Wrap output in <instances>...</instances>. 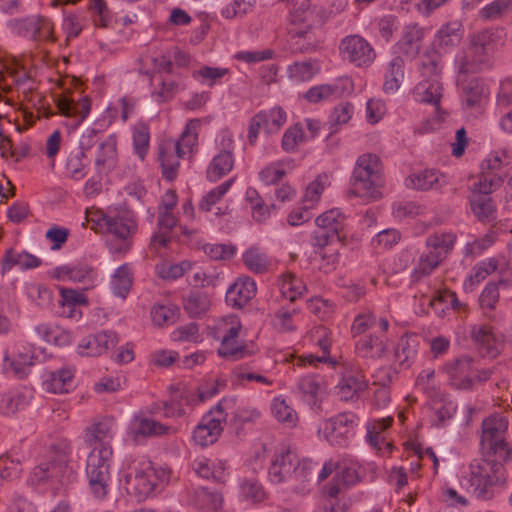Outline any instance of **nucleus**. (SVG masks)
<instances>
[{
    "instance_id": "nucleus-41",
    "label": "nucleus",
    "mask_w": 512,
    "mask_h": 512,
    "mask_svg": "<svg viewBox=\"0 0 512 512\" xmlns=\"http://www.w3.org/2000/svg\"><path fill=\"white\" fill-rule=\"evenodd\" d=\"M462 25L458 21L448 22L436 34L438 45L442 48L457 46L462 39Z\"/></svg>"
},
{
    "instance_id": "nucleus-61",
    "label": "nucleus",
    "mask_w": 512,
    "mask_h": 512,
    "mask_svg": "<svg viewBox=\"0 0 512 512\" xmlns=\"http://www.w3.org/2000/svg\"><path fill=\"white\" fill-rule=\"evenodd\" d=\"M203 250L212 260H229L236 253L235 246L226 244H207Z\"/></svg>"
},
{
    "instance_id": "nucleus-38",
    "label": "nucleus",
    "mask_w": 512,
    "mask_h": 512,
    "mask_svg": "<svg viewBox=\"0 0 512 512\" xmlns=\"http://www.w3.org/2000/svg\"><path fill=\"white\" fill-rule=\"evenodd\" d=\"M234 166V158L230 150H223L216 155L208 169L207 178L211 182H216L223 176L227 175Z\"/></svg>"
},
{
    "instance_id": "nucleus-49",
    "label": "nucleus",
    "mask_w": 512,
    "mask_h": 512,
    "mask_svg": "<svg viewBox=\"0 0 512 512\" xmlns=\"http://www.w3.org/2000/svg\"><path fill=\"white\" fill-rule=\"evenodd\" d=\"M243 262L249 270L264 273L268 270L269 260L258 248H250L243 254Z\"/></svg>"
},
{
    "instance_id": "nucleus-64",
    "label": "nucleus",
    "mask_w": 512,
    "mask_h": 512,
    "mask_svg": "<svg viewBox=\"0 0 512 512\" xmlns=\"http://www.w3.org/2000/svg\"><path fill=\"white\" fill-rule=\"evenodd\" d=\"M354 107L349 102L337 105L329 116L331 125H345L352 118Z\"/></svg>"
},
{
    "instance_id": "nucleus-62",
    "label": "nucleus",
    "mask_w": 512,
    "mask_h": 512,
    "mask_svg": "<svg viewBox=\"0 0 512 512\" xmlns=\"http://www.w3.org/2000/svg\"><path fill=\"white\" fill-rule=\"evenodd\" d=\"M334 480L340 483L344 488H348L358 483L360 476L354 467L339 463Z\"/></svg>"
},
{
    "instance_id": "nucleus-46",
    "label": "nucleus",
    "mask_w": 512,
    "mask_h": 512,
    "mask_svg": "<svg viewBox=\"0 0 512 512\" xmlns=\"http://www.w3.org/2000/svg\"><path fill=\"white\" fill-rule=\"evenodd\" d=\"M179 316V308L175 305H154L151 309L152 322L161 327L176 322Z\"/></svg>"
},
{
    "instance_id": "nucleus-14",
    "label": "nucleus",
    "mask_w": 512,
    "mask_h": 512,
    "mask_svg": "<svg viewBox=\"0 0 512 512\" xmlns=\"http://www.w3.org/2000/svg\"><path fill=\"white\" fill-rule=\"evenodd\" d=\"M442 92L443 87L439 79L421 80L413 89V95L417 101L435 106L434 124L444 123L449 115L447 111L439 106Z\"/></svg>"
},
{
    "instance_id": "nucleus-16",
    "label": "nucleus",
    "mask_w": 512,
    "mask_h": 512,
    "mask_svg": "<svg viewBox=\"0 0 512 512\" xmlns=\"http://www.w3.org/2000/svg\"><path fill=\"white\" fill-rule=\"evenodd\" d=\"M241 330V323L233 318L224 330L220 347L218 348L219 356L227 360H240L248 355V351L245 345H241L238 342L239 333Z\"/></svg>"
},
{
    "instance_id": "nucleus-18",
    "label": "nucleus",
    "mask_w": 512,
    "mask_h": 512,
    "mask_svg": "<svg viewBox=\"0 0 512 512\" xmlns=\"http://www.w3.org/2000/svg\"><path fill=\"white\" fill-rule=\"evenodd\" d=\"M298 456L289 448H283L275 455L269 468V479L272 483L280 484L292 480Z\"/></svg>"
},
{
    "instance_id": "nucleus-36",
    "label": "nucleus",
    "mask_w": 512,
    "mask_h": 512,
    "mask_svg": "<svg viewBox=\"0 0 512 512\" xmlns=\"http://www.w3.org/2000/svg\"><path fill=\"white\" fill-rule=\"evenodd\" d=\"M286 112L280 107L260 111L250 122L249 128H279L286 123Z\"/></svg>"
},
{
    "instance_id": "nucleus-44",
    "label": "nucleus",
    "mask_w": 512,
    "mask_h": 512,
    "mask_svg": "<svg viewBox=\"0 0 512 512\" xmlns=\"http://www.w3.org/2000/svg\"><path fill=\"white\" fill-rule=\"evenodd\" d=\"M210 307V300L206 294L196 291L184 298V309L190 317H199Z\"/></svg>"
},
{
    "instance_id": "nucleus-31",
    "label": "nucleus",
    "mask_w": 512,
    "mask_h": 512,
    "mask_svg": "<svg viewBox=\"0 0 512 512\" xmlns=\"http://www.w3.org/2000/svg\"><path fill=\"white\" fill-rule=\"evenodd\" d=\"M184 156H179L171 144H162L159 146V162L162 169V176L167 181H173L178 176V169L180 166V159Z\"/></svg>"
},
{
    "instance_id": "nucleus-40",
    "label": "nucleus",
    "mask_w": 512,
    "mask_h": 512,
    "mask_svg": "<svg viewBox=\"0 0 512 512\" xmlns=\"http://www.w3.org/2000/svg\"><path fill=\"white\" fill-rule=\"evenodd\" d=\"M469 202L473 214L479 221L488 222L494 218L496 206L491 196L470 194Z\"/></svg>"
},
{
    "instance_id": "nucleus-47",
    "label": "nucleus",
    "mask_w": 512,
    "mask_h": 512,
    "mask_svg": "<svg viewBox=\"0 0 512 512\" xmlns=\"http://www.w3.org/2000/svg\"><path fill=\"white\" fill-rule=\"evenodd\" d=\"M245 199L250 204L252 216L257 222H263L269 217V207L264 204L255 188L249 187L246 190Z\"/></svg>"
},
{
    "instance_id": "nucleus-17",
    "label": "nucleus",
    "mask_w": 512,
    "mask_h": 512,
    "mask_svg": "<svg viewBox=\"0 0 512 512\" xmlns=\"http://www.w3.org/2000/svg\"><path fill=\"white\" fill-rule=\"evenodd\" d=\"M424 38L425 29L417 23H410L401 32L396 43L397 51L409 59H415L421 52Z\"/></svg>"
},
{
    "instance_id": "nucleus-19",
    "label": "nucleus",
    "mask_w": 512,
    "mask_h": 512,
    "mask_svg": "<svg viewBox=\"0 0 512 512\" xmlns=\"http://www.w3.org/2000/svg\"><path fill=\"white\" fill-rule=\"evenodd\" d=\"M447 184L446 175L435 168L414 172L405 179L406 187L419 191H438Z\"/></svg>"
},
{
    "instance_id": "nucleus-20",
    "label": "nucleus",
    "mask_w": 512,
    "mask_h": 512,
    "mask_svg": "<svg viewBox=\"0 0 512 512\" xmlns=\"http://www.w3.org/2000/svg\"><path fill=\"white\" fill-rule=\"evenodd\" d=\"M117 343L118 336L114 331H101L84 338L78 344V352L82 356H100L114 348Z\"/></svg>"
},
{
    "instance_id": "nucleus-15",
    "label": "nucleus",
    "mask_w": 512,
    "mask_h": 512,
    "mask_svg": "<svg viewBox=\"0 0 512 512\" xmlns=\"http://www.w3.org/2000/svg\"><path fill=\"white\" fill-rule=\"evenodd\" d=\"M457 83L461 91V99L464 109L476 108L483 111L484 101L488 95L487 88L477 77L457 78Z\"/></svg>"
},
{
    "instance_id": "nucleus-52",
    "label": "nucleus",
    "mask_w": 512,
    "mask_h": 512,
    "mask_svg": "<svg viewBox=\"0 0 512 512\" xmlns=\"http://www.w3.org/2000/svg\"><path fill=\"white\" fill-rule=\"evenodd\" d=\"M193 468L195 472L202 478H212L218 483H224L226 481L225 469L222 466L217 469L212 467L210 465V461L207 459L195 461Z\"/></svg>"
},
{
    "instance_id": "nucleus-59",
    "label": "nucleus",
    "mask_w": 512,
    "mask_h": 512,
    "mask_svg": "<svg viewBox=\"0 0 512 512\" xmlns=\"http://www.w3.org/2000/svg\"><path fill=\"white\" fill-rule=\"evenodd\" d=\"M90 8L93 10V23L99 28H108L112 21L111 13L104 0H93Z\"/></svg>"
},
{
    "instance_id": "nucleus-50",
    "label": "nucleus",
    "mask_w": 512,
    "mask_h": 512,
    "mask_svg": "<svg viewBox=\"0 0 512 512\" xmlns=\"http://www.w3.org/2000/svg\"><path fill=\"white\" fill-rule=\"evenodd\" d=\"M135 101L129 97H122L118 103L107 110L109 125L116 123L120 118L123 123L134 113Z\"/></svg>"
},
{
    "instance_id": "nucleus-10",
    "label": "nucleus",
    "mask_w": 512,
    "mask_h": 512,
    "mask_svg": "<svg viewBox=\"0 0 512 512\" xmlns=\"http://www.w3.org/2000/svg\"><path fill=\"white\" fill-rule=\"evenodd\" d=\"M339 52L343 60L357 67H368L376 58L374 48L359 35L344 37L339 44Z\"/></svg>"
},
{
    "instance_id": "nucleus-34",
    "label": "nucleus",
    "mask_w": 512,
    "mask_h": 512,
    "mask_svg": "<svg viewBox=\"0 0 512 512\" xmlns=\"http://www.w3.org/2000/svg\"><path fill=\"white\" fill-rule=\"evenodd\" d=\"M404 66V59L401 56H396L389 62L383 83L385 93L393 94L399 90L404 78Z\"/></svg>"
},
{
    "instance_id": "nucleus-29",
    "label": "nucleus",
    "mask_w": 512,
    "mask_h": 512,
    "mask_svg": "<svg viewBox=\"0 0 512 512\" xmlns=\"http://www.w3.org/2000/svg\"><path fill=\"white\" fill-rule=\"evenodd\" d=\"M97 225L105 228L106 232L114 235L118 240L129 239L136 230V224L133 220L119 216L104 215L97 221Z\"/></svg>"
},
{
    "instance_id": "nucleus-24",
    "label": "nucleus",
    "mask_w": 512,
    "mask_h": 512,
    "mask_svg": "<svg viewBox=\"0 0 512 512\" xmlns=\"http://www.w3.org/2000/svg\"><path fill=\"white\" fill-rule=\"evenodd\" d=\"M256 294V283L249 277L239 278L226 292V302L235 308L245 306Z\"/></svg>"
},
{
    "instance_id": "nucleus-54",
    "label": "nucleus",
    "mask_w": 512,
    "mask_h": 512,
    "mask_svg": "<svg viewBox=\"0 0 512 512\" xmlns=\"http://www.w3.org/2000/svg\"><path fill=\"white\" fill-rule=\"evenodd\" d=\"M254 7V0H233L231 3L226 5L221 15L226 19L242 18Z\"/></svg>"
},
{
    "instance_id": "nucleus-23",
    "label": "nucleus",
    "mask_w": 512,
    "mask_h": 512,
    "mask_svg": "<svg viewBox=\"0 0 512 512\" xmlns=\"http://www.w3.org/2000/svg\"><path fill=\"white\" fill-rule=\"evenodd\" d=\"M188 504L201 511L218 512L223 505V495L206 487H197L189 492Z\"/></svg>"
},
{
    "instance_id": "nucleus-32",
    "label": "nucleus",
    "mask_w": 512,
    "mask_h": 512,
    "mask_svg": "<svg viewBox=\"0 0 512 512\" xmlns=\"http://www.w3.org/2000/svg\"><path fill=\"white\" fill-rule=\"evenodd\" d=\"M471 337L484 356L496 357L498 355L497 339L491 327L475 325L471 330Z\"/></svg>"
},
{
    "instance_id": "nucleus-56",
    "label": "nucleus",
    "mask_w": 512,
    "mask_h": 512,
    "mask_svg": "<svg viewBox=\"0 0 512 512\" xmlns=\"http://www.w3.org/2000/svg\"><path fill=\"white\" fill-rule=\"evenodd\" d=\"M233 183L232 179L225 181L216 188L209 191L200 201L199 208L202 211L208 212L212 206L219 202L222 197L227 193Z\"/></svg>"
},
{
    "instance_id": "nucleus-4",
    "label": "nucleus",
    "mask_w": 512,
    "mask_h": 512,
    "mask_svg": "<svg viewBox=\"0 0 512 512\" xmlns=\"http://www.w3.org/2000/svg\"><path fill=\"white\" fill-rule=\"evenodd\" d=\"M315 14L311 9L310 0H300L297 7H293L288 19V34L292 39H303L306 43L299 47L302 53L315 51L316 41Z\"/></svg>"
},
{
    "instance_id": "nucleus-58",
    "label": "nucleus",
    "mask_w": 512,
    "mask_h": 512,
    "mask_svg": "<svg viewBox=\"0 0 512 512\" xmlns=\"http://www.w3.org/2000/svg\"><path fill=\"white\" fill-rule=\"evenodd\" d=\"M502 179L496 175H483L473 184L471 194H479V196H490L491 193L501 185Z\"/></svg>"
},
{
    "instance_id": "nucleus-48",
    "label": "nucleus",
    "mask_w": 512,
    "mask_h": 512,
    "mask_svg": "<svg viewBox=\"0 0 512 512\" xmlns=\"http://www.w3.org/2000/svg\"><path fill=\"white\" fill-rule=\"evenodd\" d=\"M456 238V235L453 233L433 234L426 239V246L427 249L441 251L445 259L452 251Z\"/></svg>"
},
{
    "instance_id": "nucleus-12",
    "label": "nucleus",
    "mask_w": 512,
    "mask_h": 512,
    "mask_svg": "<svg viewBox=\"0 0 512 512\" xmlns=\"http://www.w3.org/2000/svg\"><path fill=\"white\" fill-rule=\"evenodd\" d=\"M443 372L448 376L449 383L458 390H471L474 387V360L469 356H462L447 362Z\"/></svg>"
},
{
    "instance_id": "nucleus-51",
    "label": "nucleus",
    "mask_w": 512,
    "mask_h": 512,
    "mask_svg": "<svg viewBox=\"0 0 512 512\" xmlns=\"http://www.w3.org/2000/svg\"><path fill=\"white\" fill-rule=\"evenodd\" d=\"M71 452L70 444L67 441H59L51 445L48 455V463L55 470L66 465Z\"/></svg>"
},
{
    "instance_id": "nucleus-57",
    "label": "nucleus",
    "mask_w": 512,
    "mask_h": 512,
    "mask_svg": "<svg viewBox=\"0 0 512 512\" xmlns=\"http://www.w3.org/2000/svg\"><path fill=\"white\" fill-rule=\"evenodd\" d=\"M272 413L279 422L286 423L289 426H293L296 423L297 414L284 399H274Z\"/></svg>"
},
{
    "instance_id": "nucleus-26",
    "label": "nucleus",
    "mask_w": 512,
    "mask_h": 512,
    "mask_svg": "<svg viewBox=\"0 0 512 512\" xmlns=\"http://www.w3.org/2000/svg\"><path fill=\"white\" fill-rule=\"evenodd\" d=\"M113 421L112 419H102L93 423L85 430V443L89 447H102L111 445L113 439Z\"/></svg>"
},
{
    "instance_id": "nucleus-11",
    "label": "nucleus",
    "mask_w": 512,
    "mask_h": 512,
    "mask_svg": "<svg viewBox=\"0 0 512 512\" xmlns=\"http://www.w3.org/2000/svg\"><path fill=\"white\" fill-rule=\"evenodd\" d=\"M357 417L352 412H342L327 420L324 434L327 441L334 446H346L354 435Z\"/></svg>"
},
{
    "instance_id": "nucleus-45",
    "label": "nucleus",
    "mask_w": 512,
    "mask_h": 512,
    "mask_svg": "<svg viewBox=\"0 0 512 512\" xmlns=\"http://www.w3.org/2000/svg\"><path fill=\"white\" fill-rule=\"evenodd\" d=\"M499 299L498 284L494 281L488 282L478 298L479 306L486 316L496 309Z\"/></svg>"
},
{
    "instance_id": "nucleus-28",
    "label": "nucleus",
    "mask_w": 512,
    "mask_h": 512,
    "mask_svg": "<svg viewBox=\"0 0 512 512\" xmlns=\"http://www.w3.org/2000/svg\"><path fill=\"white\" fill-rule=\"evenodd\" d=\"M458 69L457 78L471 77L470 75L480 72L486 65L484 53L474 47L462 53L456 59Z\"/></svg>"
},
{
    "instance_id": "nucleus-27",
    "label": "nucleus",
    "mask_w": 512,
    "mask_h": 512,
    "mask_svg": "<svg viewBox=\"0 0 512 512\" xmlns=\"http://www.w3.org/2000/svg\"><path fill=\"white\" fill-rule=\"evenodd\" d=\"M57 108L62 115L74 118L75 122L72 125L78 126L88 116L91 103L87 97L74 101L66 96H60L57 99Z\"/></svg>"
},
{
    "instance_id": "nucleus-3",
    "label": "nucleus",
    "mask_w": 512,
    "mask_h": 512,
    "mask_svg": "<svg viewBox=\"0 0 512 512\" xmlns=\"http://www.w3.org/2000/svg\"><path fill=\"white\" fill-rule=\"evenodd\" d=\"M113 456L111 445L92 447L87 457L86 474L89 488L98 499H104L109 492L110 466Z\"/></svg>"
},
{
    "instance_id": "nucleus-13",
    "label": "nucleus",
    "mask_w": 512,
    "mask_h": 512,
    "mask_svg": "<svg viewBox=\"0 0 512 512\" xmlns=\"http://www.w3.org/2000/svg\"><path fill=\"white\" fill-rule=\"evenodd\" d=\"M336 389L340 398L344 401L358 398L359 394L368 388V382L361 368L354 363H346Z\"/></svg>"
},
{
    "instance_id": "nucleus-22",
    "label": "nucleus",
    "mask_w": 512,
    "mask_h": 512,
    "mask_svg": "<svg viewBox=\"0 0 512 512\" xmlns=\"http://www.w3.org/2000/svg\"><path fill=\"white\" fill-rule=\"evenodd\" d=\"M297 388L305 402L312 408H320V402L326 390L323 377L315 374L306 375L300 378Z\"/></svg>"
},
{
    "instance_id": "nucleus-1",
    "label": "nucleus",
    "mask_w": 512,
    "mask_h": 512,
    "mask_svg": "<svg viewBox=\"0 0 512 512\" xmlns=\"http://www.w3.org/2000/svg\"><path fill=\"white\" fill-rule=\"evenodd\" d=\"M379 158L374 154H363L356 161L350 180V192L367 201L382 197L384 180L378 171Z\"/></svg>"
},
{
    "instance_id": "nucleus-2",
    "label": "nucleus",
    "mask_w": 512,
    "mask_h": 512,
    "mask_svg": "<svg viewBox=\"0 0 512 512\" xmlns=\"http://www.w3.org/2000/svg\"><path fill=\"white\" fill-rule=\"evenodd\" d=\"M505 463L498 457L483 453L482 459L470 464L469 487L478 499H491L493 486L506 481Z\"/></svg>"
},
{
    "instance_id": "nucleus-43",
    "label": "nucleus",
    "mask_w": 512,
    "mask_h": 512,
    "mask_svg": "<svg viewBox=\"0 0 512 512\" xmlns=\"http://www.w3.org/2000/svg\"><path fill=\"white\" fill-rule=\"evenodd\" d=\"M512 12V0H494L479 11L485 21L498 20Z\"/></svg>"
},
{
    "instance_id": "nucleus-55",
    "label": "nucleus",
    "mask_w": 512,
    "mask_h": 512,
    "mask_svg": "<svg viewBox=\"0 0 512 512\" xmlns=\"http://www.w3.org/2000/svg\"><path fill=\"white\" fill-rule=\"evenodd\" d=\"M415 355L416 350L410 346L409 339L402 336L394 351L395 361L398 362L401 368L406 369L411 365Z\"/></svg>"
},
{
    "instance_id": "nucleus-6",
    "label": "nucleus",
    "mask_w": 512,
    "mask_h": 512,
    "mask_svg": "<svg viewBox=\"0 0 512 512\" xmlns=\"http://www.w3.org/2000/svg\"><path fill=\"white\" fill-rule=\"evenodd\" d=\"M316 229L312 233V245L323 249L335 242L345 240V226L346 216L338 209H330L321 215L316 220Z\"/></svg>"
},
{
    "instance_id": "nucleus-9",
    "label": "nucleus",
    "mask_w": 512,
    "mask_h": 512,
    "mask_svg": "<svg viewBox=\"0 0 512 512\" xmlns=\"http://www.w3.org/2000/svg\"><path fill=\"white\" fill-rule=\"evenodd\" d=\"M9 26L17 35L29 37L33 41L56 42L54 24L43 15H30L10 21Z\"/></svg>"
},
{
    "instance_id": "nucleus-30",
    "label": "nucleus",
    "mask_w": 512,
    "mask_h": 512,
    "mask_svg": "<svg viewBox=\"0 0 512 512\" xmlns=\"http://www.w3.org/2000/svg\"><path fill=\"white\" fill-rule=\"evenodd\" d=\"M133 438L137 440L141 437H153L168 434L170 427L153 419L135 416L130 427Z\"/></svg>"
},
{
    "instance_id": "nucleus-21",
    "label": "nucleus",
    "mask_w": 512,
    "mask_h": 512,
    "mask_svg": "<svg viewBox=\"0 0 512 512\" xmlns=\"http://www.w3.org/2000/svg\"><path fill=\"white\" fill-rule=\"evenodd\" d=\"M30 77L24 68L19 67L17 64L5 65L0 70V99L2 93L8 94L13 91L14 88H23V91L32 90V87L25 88L26 83L30 82Z\"/></svg>"
},
{
    "instance_id": "nucleus-33",
    "label": "nucleus",
    "mask_w": 512,
    "mask_h": 512,
    "mask_svg": "<svg viewBox=\"0 0 512 512\" xmlns=\"http://www.w3.org/2000/svg\"><path fill=\"white\" fill-rule=\"evenodd\" d=\"M442 69V56L435 49L427 50L418 63V70L422 80L440 79Z\"/></svg>"
},
{
    "instance_id": "nucleus-25",
    "label": "nucleus",
    "mask_w": 512,
    "mask_h": 512,
    "mask_svg": "<svg viewBox=\"0 0 512 512\" xmlns=\"http://www.w3.org/2000/svg\"><path fill=\"white\" fill-rule=\"evenodd\" d=\"M41 264V259L35 255L27 251L18 253L13 248H10L6 250L1 259V273L4 275L14 266H18L21 270H30L39 267Z\"/></svg>"
},
{
    "instance_id": "nucleus-37",
    "label": "nucleus",
    "mask_w": 512,
    "mask_h": 512,
    "mask_svg": "<svg viewBox=\"0 0 512 512\" xmlns=\"http://www.w3.org/2000/svg\"><path fill=\"white\" fill-rule=\"evenodd\" d=\"M443 260L444 255L441 251L428 249L420 255L419 261L413 270L412 277L418 281L423 277L429 276Z\"/></svg>"
},
{
    "instance_id": "nucleus-35",
    "label": "nucleus",
    "mask_w": 512,
    "mask_h": 512,
    "mask_svg": "<svg viewBox=\"0 0 512 512\" xmlns=\"http://www.w3.org/2000/svg\"><path fill=\"white\" fill-rule=\"evenodd\" d=\"M356 352L363 358H381L386 352L385 340L376 335H366L356 343Z\"/></svg>"
},
{
    "instance_id": "nucleus-63",
    "label": "nucleus",
    "mask_w": 512,
    "mask_h": 512,
    "mask_svg": "<svg viewBox=\"0 0 512 512\" xmlns=\"http://www.w3.org/2000/svg\"><path fill=\"white\" fill-rule=\"evenodd\" d=\"M283 161L272 163L266 166L259 173L261 181L267 185L276 184L285 175Z\"/></svg>"
},
{
    "instance_id": "nucleus-8",
    "label": "nucleus",
    "mask_w": 512,
    "mask_h": 512,
    "mask_svg": "<svg viewBox=\"0 0 512 512\" xmlns=\"http://www.w3.org/2000/svg\"><path fill=\"white\" fill-rule=\"evenodd\" d=\"M233 400L222 399L214 409L203 416L200 423L193 432V439L196 444L205 447L215 443L223 431L222 422L226 420L227 414L224 412L228 404Z\"/></svg>"
},
{
    "instance_id": "nucleus-53",
    "label": "nucleus",
    "mask_w": 512,
    "mask_h": 512,
    "mask_svg": "<svg viewBox=\"0 0 512 512\" xmlns=\"http://www.w3.org/2000/svg\"><path fill=\"white\" fill-rule=\"evenodd\" d=\"M26 404L25 396L18 392L0 394V413L12 415Z\"/></svg>"
},
{
    "instance_id": "nucleus-7",
    "label": "nucleus",
    "mask_w": 512,
    "mask_h": 512,
    "mask_svg": "<svg viewBox=\"0 0 512 512\" xmlns=\"http://www.w3.org/2000/svg\"><path fill=\"white\" fill-rule=\"evenodd\" d=\"M508 428L505 417L495 415L482 422L481 445L483 453L498 457L504 462L511 460L512 450L504 441V433Z\"/></svg>"
},
{
    "instance_id": "nucleus-39",
    "label": "nucleus",
    "mask_w": 512,
    "mask_h": 512,
    "mask_svg": "<svg viewBox=\"0 0 512 512\" xmlns=\"http://www.w3.org/2000/svg\"><path fill=\"white\" fill-rule=\"evenodd\" d=\"M133 284V272L127 263L119 266L111 278V288L115 296L125 299Z\"/></svg>"
},
{
    "instance_id": "nucleus-5",
    "label": "nucleus",
    "mask_w": 512,
    "mask_h": 512,
    "mask_svg": "<svg viewBox=\"0 0 512 512\" xmlns=\"http://www.w3.org/2000/svg\"><path fill=\"white\" fill-rule=\"evenodd\" d=\"M125 490L141 502L151 496L157 487L155 468L149 461H133L124 476Z\"/></svg>"
},
{
    "instance_id": "nucleus-60",
    "label": "nucleus",
    "mask_w": 512,
    "mask_h": 512,
    "mask_svg": "<svg viewBox=\"0 0 512 512\" xmlns=\"http://www.w3.org/2000/svg\"><path fill=\"white\" fill-rule=\"evenodd\" d=\"M197 142L198 136L194 130H183V133L173 147L179 153V156H185L188 153H193L194 148L197 147Z\"/></svg>"
},
{
    "instance_id": "nucleus-42",
    "label": "nucleus",
    "mask_w": 512,
    "mask_h": 512,
    "mask_svg": "<svg viewBox=\"0 0 512 512\" xmlns=\"http://www.w3.org/2000/svg\"><path fill=\"white\" fill-rule=\"evenodd\" d=\"M319 65L316 60L294 62L287 68L288 76L296 82H305L311 80L319 71Z\"/></svg>"
}]
</instances>
